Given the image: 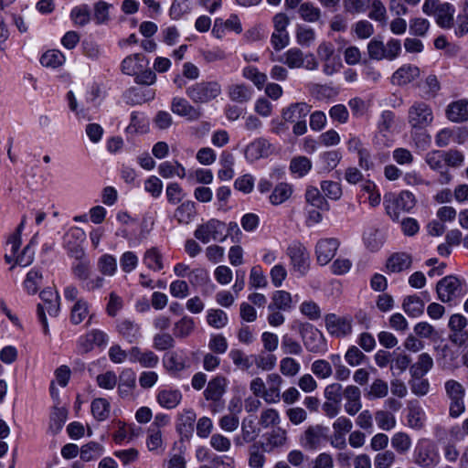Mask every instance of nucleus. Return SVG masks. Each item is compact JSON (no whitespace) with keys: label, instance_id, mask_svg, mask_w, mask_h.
I'll return each mask as SVG.
<instances>
[{"label":"nucleus","instance_id":"9","mask_svg":"<svg viewBox=\"0 0 468 468\" xmlns=\"http://www.w3.org/2000/svg\"><path fill=\"white\" fill-rule=\"evenodd\" d=\"M468 325L467 318L461 314H454L450 316L448 326L450 329L449 339L456 346H463L465 344L468 334L465 328Z\"/></svg>","mask_w":468,"mask_h":468},{"label":"nucleus","instance_id":"11","mask_svg":"<svg viewBox=\"0 0 468 468\" xmlns=\"http://www.w3.org/2000/svg\"><path fill=\"white\" fill-rule=\"evenodd\" d=\"M326 431V428L319 424L307 427L300 437L301 446L307 450H316L324 441Z\"/></svg>","mask_w":468,"mask_h":468},{"label":"nucleus","instance_id":"34","mask_svg":"<svg viewBox=\"0 0 468 468\" xmlns=\"http://www.w3.org/2000/svg\"><path fill=\"white\" fill-rule=\"evenodd\" d=\"M69 17L75 26L85 27L91 20L90 9L88 5H77L71 9Z\"/></svg>","mask_w":468,"mask_h":468},{"label":"nucleus","instance_id":"6","mask_svg":"<svg viewBox=\"0 0 468 468\" xmlns=\"http://www.w3.org/2000/svg\"><path fill=\"white\" fill-rule=\"evenodd\" d=\"M415 206V197L409 191H402L398 196L385 200V207L388 215L398 220L401 212H409Z\"/></svg>","mask_w":468,"mask_h":468},{"label":"nucleus","instance_id":"40","mask_svg":"<svg viewBox=\"0 0 468 468\" xmlns=\"http://www.w3.org/2000/svg\"><path fill=\"white\" fill-rule=\"evenodd\" d=\"M295 37L300 46L310 47L315 41L316 33L312 27L298 25L295 30Z\"/></svg>","mask_w":468,"mask_h":468},{"label":"nucleus","instance_id":"38","mask_svg":"<svg viewBox=\"0 0 468 468\" xmlns=\"http://www.w3.org/2000/svg\"><path fill=\"white\" fill-rule=\"evenodd\" d=\"M195 213V203L192 201H186L177 207L174 217L179 224H188L193 219Z\"/></svg>","mask_w":468,"mask_h":468},{"label":"nucleus","instance_id":"47","mask_svg":"<svg viewBox=\"0 0 468 468\" xmlns=\"http://www.w3.org/2000/svg\"><path fill=\"white\" fill-rule=\"evenodd\" d=\"M227 314L221 309H210L207 311V324L217 329L223 328L228 324Z\"/></svg>","mask_w":468,"mask_h":468},{"label":"nucleus","instance_id":"29","mask_svg":"<svg viewBox=\"0 0 468 468\" xmlns=\"http://www.w3.org/2000/svg\"><path fill=\"white\" fill-rule=\"evenodd\" d=\"M143 262L149 270L154 271H159L164 268L163 255L156 247H152L145 250L143 256Z\"/></svg>","mask_w":468,"mask_h":468},{"label":"nucleus","instance_id":"17","mask_svg":"<svg viewBox=\"0 0 468 468\" xmlns=\"http://www.w3.org/2000/svg\"><path fill=\"white\" fill-rule=\"evenodd\" d=\"M346 400L345 410L350 416H355L362 408L361 391L354 385L347 386L343 391Z\"/></svg>","mask_w":468,"mask_h":468},{"label":"nucleus","instance_id":"42","mask_svg":"<svg viewBox=\"0 0 468 468\" xmlns=\"http://www.w3.org/2000/svg\"><path fill=\"white\" fill-rule=\"evenodd\" d=\"M195 329V322L191 317L184 316L174 325V335L178 338L187 337Z\"/></svg>","mask_w":468,"mask_h":468},{"label":"nucleus","instance_id":"3","mask_svg":"<svg viewBox=\"0 0 468 468\" xmlns=\"http://www.w3.org/2000/svg\"><path fill=\"white\" fill-rule=\"evenodd\" d=\"M409 124L414 129H424L433 122L431 107L424 101H414L408 111Z\"/></svg>","mask_w":468,"mask_h":468},{"label":"nucleus","instance_id":"56","mask_svg":"<svg viewBox=\"0 0 468 468\" xmlns=\"http://www.w3.org/2000/svg\"><path fill=\"white\" fill-rule=\"evenodd\" d=\"M311 370L318 378L321 379L328 378L333 374L330 362L324 359L314 361L311 366Z\"/></svg>","mask_w":468,"mask_h":468},{"label":"nucleus","instance_id":"1","mask_svg":"<svg viewBox=\"0 0 468 468\" xmlns=\"http://www.w3.org/2000/svg\"><path fill=\"white\" fill-rule=\"evenodd\" d=\"M422 12L427 16H433L436 23L442 28H450L453 25L455 8L448 2L424 0Z\"/></svg>","mask_w":468,"mask_h":468},{"label":"nucleus","instance_id":"10","mask_svg":"<svg viewBox=\"0 0 468 468\" xmlns=\"http://www.w3.org/2000/svg\"><path fill=\"white\" fill-rule=\"evenodd\" d=\"M340 246V241L335 238L321 239L315 245V256L317 263L321 266L328 264Z\"/></svg>","mask_w":468,"mask_h":468},{"label":"nucleus","instance_id":"7","mask_svg":"<svg viewBox=\"0 0 468 468\" xmlns=\"http://www.w3.org/2000/svg\"><path fill=\"white\" fill-rule=\"evenodd\" d=\"M287 255L293 270L301 276H304L310 268V256L307 249L300 242H293L288 247Z\"/></svg>","mask_w":468,"mask_h":468},{"label":"nucleus","instance_id":"50","mask_svg":"<svg viewBox=\"0 0 468 468\" xmlns=\"http://www.w3.org/2000/svg\"><path fill=\"white\" fill-rule=\"evenodd\" d=\"M98 269L103 275L113 276L117 271L116 259L110 254L102 255L98 261Z\"/></svg>","mask_w":468,"mask_h":468},{"label":"nucleus","instance_id":"63","mask_svg":"<svg viewBox=\"0 0 468 468\" xmlns=\"http://www.w3.org/2000/svg\"><path fill=\"white\" fill-rule=\"evenodd\" d=\"M282 350L286 355L299 356L303 352V347L297 340L289 335H284L282 338Z\"/></svg>","mask_w":468,"mask_h":468},{"label":"nucleus","instance_id":"30","mask_svg":"<svg viewBox=\"0 0 468 468\" xmlns=\"http://www.w3.org/2000/svg\"><path fill=\"white\" fill-rule=\"evenodd\" d=\"M272 60H278L286 64L290 69H298L303 66L304 56L303 51L298 48L288 49L282 58Z\"/></svg>","mask_w":468,"mask_h":468},{"label":"nucleus","instance_id":"37","mask_svg":"<svg viewBox=\"0 0 468 468\" xmlns=\"http://www.w3.org/2000/svg\"><path fill=\"white\" fill-rule=\"evenodd\" d=\"M300 17L308 23H315L321 19L322 11L311 2L302 3L299 6Z\"/></svg>","mask_w":468,"mask_h":468},{"label":"nucleus","instance_id":"12","mask_svg":"<svg viewBox=\"0 0 468 468\" xmlns=\"http://www.w3.org/2000/svg\"><path fill=\"white\" fill-rule=\"evenodd\" d=\"M437 453L432 444L427 441L417 444L414 451L415 463L423 468H432L437 463Z\"/></svg>","mask_w":468,"mask_h":468},{"label":"nucleus","instance_id":"24","mask_svg":"<svg viewBox=\"0 0 468 468\" xmlns=\"http://www.w3.org/2000/svg\"><path fill=\"white\" fill-rule=\"evenodd\" d=\"M270 152V144L263 138H258L247 145L245 157L248 161L253 162L260 158L266 157Z\"/></svg>","mask_w":468,"mask_h":468},{"label":"nucleus","instance_id":"61","mask_svg":"<svg viewBox=\"0 0 468 468\" xmlns=\"http://www.w3.org/2000/svg\"><path fill=\"white\" fill-rule=\"evenodd\" d=\"M42 278V273L38 270H31L27 274L24 286L28 293L35 294L37 292Z\"/></svg>","mask_w":468,"mask_h":468},{"label":"nucleus","instance_id":"8","mask_svg":"<svg viewBox=\"0 0 468 468\" xmlns=\"http://www.w3.org/2000/svg\"><path fill=\"white\" fill-rule=\"evenodd\" d=\"M352 317L338 316L328 314L324 317L325 327L328 333L336 337H343L352 333Z\"/></svg>","mask_w":468,"mask_h":468},{"label":"nucleus","instance_id":"25","mask_svg":"<svg viewBox=\"0 0 468 468\" xmlns=\"http://www.w3.org/2000/svg\"><path fill=\"white\" fill-rule=\"evenodd\" d=\"M59 301L60 300L50 301L48 303H40L37 304V313L38 319L43 325V331L45 335H48L49 333L46 312L48 314L49 316L56 317L60 310Z\"/></svg>","mask_w":468,"mask_h":468},{"label":"nucleus","instance_id":"5","mask_svg":"<svg viewBox=\"0 0 468 468\" xmlns=\"http://www.w3.org/2000/svg\"><path fill=\"white\" fill-rule=\"evenodd\" d=\"M225 224L218 219H210L196 229L194 236L202 243H208L211 240L223 241L227 235H224Z\"/></svg>","mask_w":468,"mask_h":468},{"label":"nucleus","instance_id":"53","mask_svg":"<svg viewBox=\"0 0 468 468\" xmlns=\"http://www.w3.org/2000/svg\"><path fill=\"white\" fill-rule=\"evenodd\" d=\"M102 452L103 447L100 443L90 441L81 447L80 458L85 462H89L99 458Z\"/></svg>","mask_w":468,"mask_h":468},{"label":"nucleus","instance_id":"15","mask_svg":"<svg viewBox=\"0 0 468 468\" xmlns=\"http://www.w3.org/2000/svg\"><path fill=\"white\" fill-rule=\"evenodd\" d=\"M318 58L324 62L323 71L332 75L337 70L340 64L335 63V48L330 42H322L317 48Z\"/></svg>","mask_w":468,"mask_h":468},{"label":"nucleus","instance_id":"49","mask_svg":"<svg viewBox=\"0 0 468 468\" xmlns=\"http://www.w3.org/2000/svg\"><path fill=\"white\" fill-rule=\"evenodd\" d=\"M370 11L368 17L376 22L386 23L387 22V9L381 0H370Z\"/></svg>","mask_w":468,"mask_h":468},{"label":"nucleus","instance_id":"32","mask_svg":"<svg viewBox=\"0 0 468 468\" xmlns=\"http://www.w3.org/2000/svg\"><path fill=\"white\" fill-rule=\"evenodd\" d=\"M432 367V357L428 353H422L419 356L418 361L410 367V372L411 377H423Z\"/></svg>","mask_w":468,"mask_h":468},{"label":"nucleus","instance_id":"35","mask_svg":"<svg viewBox=\"0 0 468 468\" xmlns=\"http://www.w3.org/2000/svg\"><path fill=\"white\" fill-rule=\"evenodd\" d=\"M305 199L311 206L322 210H329V204L315 186H308L305 192Z\"/></svg>","mask_w":468,"mask_h":468},{"label":"nucleus","instance_id":"36","mask_svg":"<svg viewBox=\"0 0 468 468\" xmlns=\"http://www.w3.org/2000/svg\"><path fill=\"white\" fill-rule=\"evenodd\" d=\"M411 262V257L409 254L396 253L388 259L387 268L392 272H399L409 269Z\"/></svg>","mask_w":468,"mask_h":468},{"label":"nucleus","instance_id":"19","mask_svg":"<svg viewBox=\"0 0 468 468\" xmlns=\"http://www.w3.org/2000/svg\"><path fill=\"white\" fill-rule=\"evenodd\" d=\"M129 360L132 363H139L143 367L152 368L157 366L159 357L153 351H142L135 346L129 349Z\"/></svg>","mask_w":468,"mask_h":468},{"label":"nucleus","instance_id":"43","mask_svg":"<svg viewBox=\"0 0 468 468\" xmlns=\"http://www.w3.org/2000/svg\"><path fill=\"white\" fill-rule=\"evenodd\" d=\"M391 446L398 453L404 454L411 447V439L405 432H396L391 437Z\"/></svg>","mask_w":468,"mask_h":468},{"label":"nucleus","instance_id":"31","mask_svg":"<svg viewBox=\"0 0 468 468\" xmlns=\"http://www.w3.org/2000/svg\"><path fill=\"white\" fill-rule=\"evenodd\" d=\"M165 367L169 372H179L186 368V359L177 352L166 353L163 359Z\"/></svg>","mask_w":468,"mask_h":468},{"label":"nucleus","instance_id":"33","mask_svg":"<svg viewBox=\"0 0 468 468\" xmlns=\"http://www.w3.org/2000/svg\"><path fill=\"white\" fill-rule=\"evenodd\" d=\"M402 308L410 317H418L424 312V302L417 295L405 297Z\"/></svg>","mask_w":468,"mask_h":468},{"label":"nucleus","instance_id":"26","mask_svg":"<svg viewBox=\"0 0 468 468\" xmlns=\"http://www.w3.org/2000/svg\"><path fill=\"white\" fill-rule=\"evenodd\" d=\"M311 108L305 102H296L291 104L282 111V118L289 122H295L304 120L310 112Z\"/></svg>","mask_w":468,"mask_h":468},{"label":"nucleus","instance_id":"59","mask_svg":"<svg viewBox=\"0 0 468 468\" xmlns=\"http://www.w3.org/2000/svg\"><path fill=\"white\" fill-rule=\"evenodd\" d=\"M396 461V455L394 452L390 450H385L378 452L374 457L375 468H391Z\"/></svg>","mask_w":468,"mask_h":468},{"label":"nucleus","instance_id":"55","mask_svg":"<svg viewBox=\"0 0 468 468\" xmlns=\"http://www.w3.org/2000/svg\"><path fill=\"white\" fill-rule=\"evenodd\" d=\"M425 163L434 171H441L444 168L443 151L432 150L426 154Z\"/></svg>","mask_w":468,"mask_h":468},{"label":"nucleus","instance_id":"64","mask_svg":"<svg viewBox=\"0 0 468 468\" xmlns=\"http://www.w3.org/2000/svg\"><path fill=\"white\" fill-rule=\"evenodd\" d=\"M300 364L292 357L286 356L280 362V371L286 377H294L300 371Z\"/></svg>","mask_w":468,"mask_h":468},{"label":"nucleus","instance_id":"13","mask_svg":"<svg viewBox=\"0 0 468 468\" xmlns=\"http://www.w3.org/2000/svg\"><path fill=\"white\" fill-rule=\"evenodd\" d=\"M108 335L98 329H93L86 335L80 337L78 342V348L81 354L90 352L95 346H102L108 343Z\"/></svg>","mask_w":468,"mask_h":468},{"label":"nucleus","instance_id":"20","mask_svg":"<svg viewBox=\"0 0 468 468\" xmlns=\"http://www.w3.org/2000/svg\"><path fill=\"white\" fill-rule=\"evenodd\" d=\"M420 77V69L417 66L406 64L399 68L391 77L394 85L405 86Z\"/></svg>","mask_w":468,"mask_h":468},{"label":"nucleus","instance_id":"27","mask_svg":"<svg viewBox=\"0 0 468 468\" xmlns=\"http://www.w3.org/2000/svg\"><path fill=\"white\" fill-rule=\"evenodd\" d=\"M159 405L167 410L175 409L182 399V394L177 389H163L157 394Z\"/></svg>","mask_w":468,"mask_h":468},{"label":"nucleus","instance_id":"45","mask_svg":"<svg viewBox=\"0 0 468 468\" xmlns=\"http://www.w3.org/2000/svg\"><path fill=\"white\" fill-rule=\"evenodd\" d=\"M112 5L105 1H98L93 5V20L97 25L106 24L110 20Z\"/></svg>","mask_w":468,"mask_h":468},{"label":"nucleus","instance_id":"39","mask_svg":"<svg viewBox=\"0 0 468 468\" xmlns=\"http://www.w3.org/2000/svg\"><path fill=\"white\" fill-rule=\"evenodd\" d=\"M292 193V188L289 184L280 183L273 189L270 196V202L274 205H281L290 198Z\"/></svg>","mask_w":468,"mask_h":468},{"label":"nucleus","instance_id":"62","mask_svg":"<svg viewBox=\"0 0 468 468\" xmlns=\"http://www.w3.org/2000/svg\"><path fill=\"white\" fill-rule=\"evenodd\" d=\"M378 426L384 431H389L396 426L394 415L386 410H378L375 414Z\"/></svg>","mask_w":468,"mask_h":468},{"label":"nucleus","instance_id":"60","mask_svg":"<svg viewBox=\"0 0 468 468\" xmlns=\"http://www.w3.org/2000/svg\"><path fill=\"white\" fill-rule=\"evenodd\" d=\"M253 357L257 367L264 371L271 370L276 365L277 358L274 355L270 354V352H261Z\"/></svg>","mask_w":468,"mask_h":468},{"label":"nucleus","instance_id":"58","mask_svg":"<svg viewBox=\"0 0 468 468\" xmlns=\"http://www.w3.org/2000/svg\"><path fill=\"white\" fill-rule=\"evenodd\" d=\"M364 241L370 250H378L384 242L383 234L378 229H371L364 234Z\"/></svg>","mask_w":468,"mask_h":468},{"label":"nucleus","instance_id":"54","mask_svg":"<svg viewBox=\"0 0 468 468\" xmlns=\"http://www.w3.org/2000/svg\"><path fill=\"white\" fill-rule=\"evenodd\" d=\"M444 390L449 399H464V387L454 379H449L444 383Z\"/></svg>","mask_w":468,"mask_h":468},{"label":"nucleus","instance_id":"23","mask_svg":"<svg viewBox=\"0 0 468 468\" xmlns=\"http://www.w3.org/2000/svg\"><path fill=\"white\" fill-rule=\"evenodd\" d=\"M148 66V61L143 54H133L126 57L122 62V71L129 76H135Z\"/></svg>","mask_w":468,"mask_h":468},{"label":"nucleus","instance_id":"51","mask_svg":"<svg viewBox=\"0 0 468 468\" xmlns=\"http://www.w3.org/2000/svg\"><path fill=\"white\" fill-rule=\"evenodd\" d=\"M388 393V383L380 378H377L370 385L368 391L366 393V397L369 399H382L385 398Z\"/></svg>","mask_w":468,"mask_h":468},{"label":"nucleus","instance_id":"48","mask_svg":"<svg viewBox=\"0 0 468 468\" xmlns=\"http://www.w3.org/2000/svg\"><path fill=\"white\" fill-rule=\"evenodd\" d=\"M89 314L88 303L83 299L78 300L71 308L70 321L74 324H79L84 321Z\"/></svg>","mask_w":468,"mask_h":468},{"label":"nucleus","instance_id":"44","mask_svg":"<svg viewBox=\"0 0 468 468\" xmlns=\"http://www.w3.org/2000/svg\"><path fill=\"white\" fill-rule=\"evenodd\" d=\"M229 97L231 101L239 103L250 101L251 97L250 90L244 84H234L229 88Z\"/></svg>","mask_w":468,"mask_h":468},{"label":"nucleus","instance_id":"52","mask_svg":"<svg viewBox=\"0 0 468 468\" xmlns=\"http://www.w3.org/2000/svg\"><path fill=\"white\" fill-rule=\"evenodd\" d=\"M351 31L360 39H367L374 34V27L371 22L366 19L356 22Z\"/></svg>","mask_w":468,"mask_h":468},{"label":"nucleus","instance_id":"22","mask_svg":"<svg viewBox=\"0 0 468 468\" xmlns=\"http://www.w3.org/2000/svg\"><path fill=\"white\" fill-rule=\"evenodd\" d=\"M227 379L222 376L212 378L204 390V397L207 400L218 401L226 392Z\"/></svg>","mask_w":468,"mask_h":468},{"label":"nucleus","instance_id":"28","mask_svg":"<svg viewBox=\"0 0 468 468\" xmlns=\"http://www.w3.org/2000/svg\"><path fill=\"white\" fill-rule=\"evenodd\" d=\"M292 306V298L290 292L286 291H276L271 297V303L269 304L270 311L282 310L288 311Z\"/></svg>","mask_w":468,"mask_h":468},{"label":"nucleus","instance_id":"41","mask_svg":"<svg viewBox=\"0 0 468 468\" xmlns=\"http://www.w3.org/2000/svg\"><path fill=\"white\" fill-rule=\"evenodd\" d=\"M312 168V162L306 156H296L291 160L290 171L299 177L305 176Z\"/></svg>","mask_w":468,"mask_h":468},{"label":"nucleus","instance_id":"14","mask_svg":"<svg viewBox=\"0 0 468 468\" xmlns=\"http://www.w3.org/2000/svg\"><path fill=\"white\" fill-rule=\"evenodd\" d=\"M171 110L174 113L185 117L188 121H197L202 115L200 109L194 107L186 99L179 97L172 100Z\"/></svg>","mask_w":468,"mask_h":468},{"label":"nucleus","instance_id":"16","mask_svg":"<svg viewBox=\"0 0 468 468\" xmlns=\"http://www.w3.org/2000/svg\"><path fill=\"white\" fill-rule=\"evenodd\" d=\"M303 337L304 346L309 352L324 353L327 350L326 340L318 329L306 330Z\"/></svg>","mask_w":468,"mask_h":468},{"label":"nucleus","instance_id":"18","mask_svg":"<svg viewBox=\"0 0 468 468\" xmlns=\"http://www.w3.org/2000/svg\"><path fill=\"white\" fill-rule=\"evenodd\" d=\"M117 332L129 344L137 343L142 337L140 324L130 319L118 322Z\"/></svg>","mask_w":468,"mask_h":468},{"label":"nucleus","instance_id":"2","mask_svg":"<svg viewBox=\"0 0 468 468\" xmlns=\"http://www.w3.org/2000/svg\"><path fill=\"white\" fill-rule=\"evenodd\" d=\"M186 93L195 103H207L221 94V86L218 81H201L188 87Z\"/></svg>","mask_w":468,"mask_h":468},{"label":"nucleus","instance_id":"4","mask_svg":"<svg viewBox=\"0 0 468 468\" xmlns=\"http://www.w3.org/2000/svg\"><path fill=\"white\" fill-rule=\"evenodd\" d=\"M436 292L441 302L452 303L463 296V282L456 276H446L437 282Z\"/></svg>","mask_w":468,"mask_h":468},{"label":"nucleus","instance_id":"57","mask_svg":"<svg viewBox=\"0 0 468 468\" xmlns=\"http://www.w3.org/2000/svg\"><path fill=\"white\" fill-rule=\"evenodd\" d=\"M91 412L98 420H104L109 416V402L105 399H94L91 403Z\"/></svg>","mask_w":468,"mask_h":468},{"label":"nucleus","instance_id":"21","mask_svg":"<svg viewBox=\"0 0 468 468\" xmlns=\"http://www.w3.org/2000/svg\"><path fill=\"white\" fill-rule=\"evenodd\" d=\"M446 117L452 122L468 121V101L465 99L451 102L445 111Z\"/></svg>","mask_w":468,"mask_h":468},{"label":"nucleus","instance_id":"46","mask_svg":"<svg viewBox=\"0 0 468 468\" xmlns=\"http://www.w3.org/2000/svg\"><path fill=\"white\" fill-rule=\"evenodd\" d=\"M65 61L64 55L56 49L48 50L40 58V63L44 67L58 68Z\"/></svg>","mask_w":468,"mask_h":468}]
</instances>
